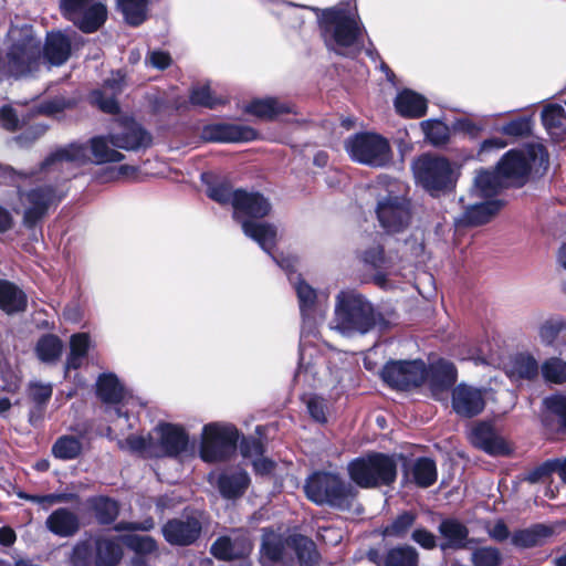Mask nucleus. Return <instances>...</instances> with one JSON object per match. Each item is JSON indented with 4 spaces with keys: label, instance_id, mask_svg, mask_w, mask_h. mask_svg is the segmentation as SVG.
Segmentation results:
<instances>
[{
    "label": "nucleus",
    "instance_id": "09e8293b",
    "mask_svg": "<svg viewBox=\"0 0 566 566\" xmlns=\"http://www.w3.org/2000/svg\"><path fill=\"white\" fill-rule=\"evenodd\" d=\"M82 443L73 436L60 437L52 447V454L60 460H73L80 455Z\"/></svg>",
    "mask_w": 566,
    "mask_h": 566
},
{
    "label": "nucleus",
    "instance_id": "13d9d810",
    "mask_svg": "<svg viewBox=\"0 0 566 566\" xmlns=\"http://www.w3.org/2000/svg\"><path fill=\"white\" fill-rule=\"evenodd\" d=\"M153 432L147 437L132 434L124 441H119L118 444L122 449H127L133 452H138L147 457H154L151 450L154 449Z\"/></svg>",
    "mask_w": 566,
    "mask_h": 566
},
{
    "label": "nucleus",
    "instance_id": "423d86ee",
    "mask_svg": "<svg viewBox=\"0 0 566 566\" xmlns=\"http://www.w3.org/2000/svg\"><path fill=\"white\" fill-rule=\"evenodd\" d=\"M10 45L1 59L0 80L24 77L38 72L43 64L41 41L30 25L12 27L8 32Z\"/></svg>",
    "mask_w": 566,
    "mask_h": 566
},
{
    "label": "nucleus",
    "instance_id": "864d4df0",
    "mask_svg": "<svg viewBox=\"0 0 566 566\" xmlns=\"http://www.w3.org/2000/svg\"><path fill=\"white\" fill-rule=\"evenodd\" d=\"M416 518V513L410 511L402 512L384 528L382 535L387 537L401 538L408 533V531L415 524Z\"/></svg>",
    "mask_w": 566,
    "mask_h": 566
},
{
    "label": "nucleus",
    "instance_id": "f3484780",
    "mask_svg": "<svg viewBox=\"0 0 566 566\" xmlns=\"http://www.w3.org/2000/svg\"><path fill=\"white\" fill-rule=\"evenodd\" d=\"M154 449L151 453L154 457H177L188 447V434L186 431L176 424L159 423L153 431Z\"/></svg>",
    "mask_w": 566,
    "mask_h": 566
},
{
    "label": "nucleus",
    "instance_id": "3c124183",
    "mask_svg": "<svg viewBox=\"0 0 566 566\" xmlns=\"http://www.w3.org/2000/svg\"><path fill=\"white\" fill-rule=\"evenodd\" d=\"M543 378L552 384L566 381V361L559 357H549L541 366Z\"/></svg>",
    "mask_w": 566,
    "mask_h": 566
},
{
    "label": "nucleus",
    "instance_id": "4468645a",
    "mask_svg": "<svg viewBox=\"0 0 566 566\" xmlns=\"http://www.w3.org/2000/svg\"><path fill=\"white\" fill-rule=\"evenodd\" d=\"M377 219L388 233H398L407 229L411 221L410 201L400 189H390L379 197L376 207Z\"/></svg>",
    "mask_w": 566,
    "mask_h": 566
},
{
    "label": "nucleus",
    "instance_id": "9d476101",
    "mask_svg": "<svg viewBox=\"0 0 566 566\" xmlns=\"http://www.w3.org/2000/svg\"><path fill=\"white\" fill-rule=\"evenodd\" d=\"M350 479L360 488L389 485L396 480L397 464L394 458L373 453L353 460L348 464Z\"/></svg>",
    "mask_w": 566,
    "mask_h": 566
},
{
    "label": "nucleus",
    "instance_id": "6e6d98bb",
    "mask_svg": "<svg viewBox=\"0 0 566 566\" xmlns=\"http://www.w3.org/2000/svg\"><path fill=\"white\" fill-rule=\"evenodd\" d=\"M420 127L426 138L434 146L443 145L449 139V127L440 120H423Z\"/></svg>",
    "mask_w": 566,
    "mask_h": 566
},
{
    "label": "nucleus",
    "instance_id": "7c9ffc66",
    "mask_svg": "<svg viewBox=\"0 0 566 566\" xmlns=\"http://www.w3.org/2000/svg\"><path fill=\"white\" fill-rule=\"evenodd\" d=\"M71 54V39L64 33L51 32L46 36L43 48V61L50 65L60 66L64 64Z\"/></svg>",
    "mask_w": 566,
    "mask_h": 566
},
{
    "label": "nucleus",
    "instance_id": "473e14b6",
    "mask_svg": "<svg viewBox=\"0 0 566 566\" xmlns=\"http://www.w3.org/2000/svg\"><path fill=\"white\" fill-rule=\"evenodd\" d=\"M46 528L56 536L71 537L80 528V520L69 509L61 507L53 511L45 521Z\"/></svg>",
    "mask_w": 566,
    "mask_h": 566
},
{
    "label": "nucleus",
    "instance_id": "49530a36",
    "mask_svg": "<svg viewBox=\"0 0 566 566\" xmlns=\"http://www.w3.org/2000/svg\"><path fill=\"white\" fill-rule=\"evenodd\" d=\"M63 349L61 339L52 334L43 335L36 343L35 353L38 358L46 364L56 361Z\"/></svg>",
    "mask_w": 566,
    "mask_h": 566
},
{
    "label": "nucleus",
    "instance_id": "58836bf2",
    "mask_svg": "<svg viewBox=\"0 0 566 566\" xmlns=\"http://www.w3.org/2000/svg\"><path fill=\"white\" fill-rule=\"evenodd\" d=\"M542 122L554 139L559 140L566 135V114L560 105H547L542 112Z\"/></svg>",
    "mask_w": 566,
    "mask_h": 566
},
{
    "label": "nucleus",
    "instance_id": "c9c22d12",
    "mask_svg": "<svg viewBox=\"0 0 566 566\" xmlns=\"http://www.w3.org/2000/svg\"><path fill=\"white\" fill-rule=\"evenodd\" d=\"M218 489L226 499L241 496L250 484V478L243 470L227 471L218 478Z\"/></svg>",
    "mask_w": 566,
    "mask_h": 566
},
{
    "label": "nucleus",
    "instance_id": "39448f33",
    "mask_svg": "<svg viewBox=\"0 0 566 566\" xmlns=\"http://www.w3.org/2000/svg\"><path fill=\"white\" fill-rule=\"evenodd\" d=\"M306 8L316 13L322 38L328 50L346 55L347 50L358 42L363 27L356 11L348 4L339 3L325 10Z\"/></svg>",
    "mask_w": 566,
    "mask_h": 566
},
{
    "label": "nucleus",
    "instance_id": "c03bdc74",
    "mask_svg": "<svg viewBox=\"0 0 566 566\" xmlns=\"http://www.w3.org/2000/svg\"><path fill=\"white\" fill-rule=\"evenodd\" d=\"M91 346V337L87 333H77L71 336L70 354L66 358V370L77 369L82 366Z\"/></svg>",
    "mask_w": 566,
    "mask_h": 566
},
{
    "label": "nucleus",
    "instance_id": "a18cd8bd",
    "mask_svg": "<svg viewBox=\"0 0 566 566\" xmlns=\"http://www.w3.org/2000/svg\"><path fill=\"white\" fill-rule=\"evenodd\" d=\"M116 2L128 24L137 27L146 20L148 0H116Z\"/></svg>",
    "mask_w": 566,
    "mask_h": 566
},
{
    "label": "nucleus",
    "instance_id": "b1692460",
    "mask_svg": "<svg viewBox=\"0 0 566 566\" xmlns=\"http://www.w3.org/2000/svg\"><path fill=\"white\" fill-rule=\"evenodd\" d=\"M97 396L106 403L118 405L109 410V415L116 416L118 419H128L127 410H124L123 400L125 399V390L118 378L114 374H103L96 381Z\"/></svg>",
    "mask_w": 566,
    "mask_h": 566
},
{
    "label": "nucleus",
    "instance_id": "a878e982",
    "mask_svg": "<svg viewBox=\"0 0 566 566\" xmlns=\"http://www.w3.org/2000/svg\"><path fill=\"white\" fill-rule=\"evenodd\" d=\"M252 551V543L243 532H235L233 536H221L211 546V554L222 560L243 558Z\"/></svg>",
    "mask_w": 566,
    "mask_h": 566
},
{
    "label": "nucleus",
    "instance_id": "4be33fe9",
    "mask_svg": "<svg viewBox=\"0 0 566 566\" xmlns=\"http://www.w3.org/2000/svg\"><path fill=\"white\" fill-rule=\"evenodd\" d=\"M471 443L491 455H504L510 448L503 437L490 422H479L470 431Z\"/></svg>",
    "mask_w": 566,
    "mask_h": 566
},
{
    "label": "nucleus",
    "instance_id": "2f4dec72",
    "mask_svg": "<svg viewBox=\"0 0 566 566\" xmlns=\"http://www.w3.org/2000/svg\"><path fill=\"white\" fill-rule=\"evenodd\" d=\"M244 111L262 119H274L283 114L294 113V106L275 97L252 101Z\"/></svg>",
    "mask_w": 566,
    "mask_h": 566
},
{
    "label": "nucleus",
    "instance_id": "7ed1b4c3",
    "mask_svg": "<svg viewBox=\"0 0 566 566\" xmlns=\"http://www.w3.org/2000/svg\"><path fill=\"white\" fill-rule=\"evenodd\" d=\"M271 209L270 201L260 192L237 189L233 218L241 224L243 233L272 256L277 242V228L269 222L253 220L266 217Z\"/></svg>",
    "mask_w": 566,
    "mask_h": 566
},
{
    "label": "nucleus",
    "instance_id": "9b49d317",
    "mask_svg": "<svg viewBox=\"0 0 566 566\" xmlns=\"http://www.w3.org/2000/svg\"><path fill=\"white\" fill-rule=\"evenodd\" d=\"M352 160L373 168H382L392 160L389 140L377 133H357L345 140Z\"/></svg>",
    "mask_w": 566,
    "mask_h": 566
},
{
    "label": "nucleus",
    "instance_id": "dca6fc26",
    "mask_svg": "<svg viewBox=\"0 0 566 566\" xmlns=\"http://www.w3.org/2000/svg\"><path fill=\"white\" fill-rule=\"evenodd\" d=\"M381 378L390 387L407 390L424 382L426 365L422 360H390L382 370Z\"/></svg>",
    "mask_w": 566,
    "mask_h": 566
},
{
    "label": "nucleus",
    "instance_id": "bf43d9fd",
    "mask_svg": "<svg viewBox=\"0 0 566 566\" xmlns=\"http://www.w3.org/2000/svg\"><path fill=\"white\" fill-rule=\"evenodd\" d=\"M295 553L302 566H312L317 559V552L313 541L297 536L293 538Z\"/></svg>",
    "mask_w": 566,
    "mask_h": 566
},
{
    "label": "nucleus",
    "instance_id": "79ce46f5",
    "mask_svg": "<svg viewBox=\"0 0 566 566\" xmlns=\"http://www.w3.org/2000/svg\"><path fill=\"white\" fill-rule=\"evenodd\" d=\"M409 473L420 488H428L437 481V465L430 458H418L410 465Z\"/></svg>",
    "mask_w": 566,
    "mask_h": 566
},
{
    "label": "nucleus",
    "instance_id": "f8f14e48",
    "mask_svg": "<svg viewBox=\"0 0 566 566\" xmlns=\"http://www.w3.org/2000/svg\"><path fill=\"white\" fill-rule=\"evenodd\" d=\"M307 499L316 504H328L338 509L347 507L354 499V490L333 473L316 472L304 485Z\"/></svg>",
    "mask_w": 566,
    "mask_h": 566
},
{
    "label": "nucleus",
    "instance_id": "680f3d73",
    "mask_svg": "<svg viewBox=\"0 0 566 566\" xmlns=\"http://www.w3.org/2000/svg\"><path fill=\"white\" fill-rule=\"evenodd\" d=\"M123 543L139 554H148L156 549V542L148 535L129 534L122 537Z\"/></svg>",
    "mask_w": 566,
    "mask_h": 566
},
{
    "label": "nucleus",
    "instance_id": "de8ad7c7",
    "mask_svg": "<svg viewBox=\"0 0 566 566\" xmlns=\"http://www.w3.org/2000/svg\"><path fill=\"white\" fill-rule=\"evenodd\" d=\"M538 370V363L531 354L520 353L512 360V374L518 378L532 380L537 377Z\"/></svg>",
    "mask_w": 566,
    "mask_h": 566
},
{
    "label": "nucleus",
    "instance_id": "ddd939ff",
    "mask_svg": "<svg viewBox=\"0 0 566 566\" xmlns=\"http://www.w3.org/2000/svg\"><path fill=\"white\" fill-rule=\"evenodd\" d=\"M238 430L231 424L208 423L202 429L200 458L216 463L229 460L237 450Z\"/></svg>",
    "mask_w": 566,
    "mask_h": 566
},
{
    "label": "nucleus",
    "instance_id": "393cba45",
    "mask_svg": "<svg viewBox=\"0 0 566 566\" xmlns=\"http://www.w3.org/2000/svg\"><path fill=\"white\" fill-rule=\"evenodd\" d=\"M537 337L544 347L562 355L566 352V318L554 315L543 319L537 326Z\"/></svg>",
    "mask_w": 566,
    "mask_h": 566
},
{
    "label": "nucleus",
    "instance_id": "6e6552de",
    "mask_svg": "<svg viewBox=\"0 0 566 566\" xmlns=\"http://www.w3.org/2000/svg\"><path fill=\"white\" fill-rule=\"evenodd\" d=\"M548 154L541 144H528L522 149L507 151L499 163V172L507 185L522 186L532 169H546Z\"/></svg>",
    "mask_w": 566,
    "mask_h": 566
},
{
    "label": "nucleus",
    "instance_id": "338daca9",
    "mask_svg": "<svg viewBox=\"0 0 566 566\" xmlns=\"http://www.w3.org/2000/svg\"><path fill=\"white\" fill-rule=\"evenodd\" d=\"M209 197L220 203H231L234 209V197L237 190H232L230 186L221 184L209 188Z\"/></svg>",
    "mask_w": 566,
    "mask_h": 566
},
{
    "label": "nucleus",
    "instance_id": "c756f323",
    "mask_svg": "<svg viewBox=\"0 0 566 566\" xmlns=\"http://www.w3.org/2000/svg\"><path fill=\"white\" fill-rule=\"evenodd\" d=\"M418 552L411 546L391 548L384 558L376 549L368 552V559L377 566H418Z\"/></svg>",
    "mask_w": 566,
    "mask_h": 566
},
{
    "label": "nucleus",
    "instance_id": "f704fd0d",
    "mask_svg": "<svg viewBox=\"0 0 566 566\" xmlns=\"http://www.w3.org/2000/svg\"><path fill=\"white\" fill-rule=\"evenodd\" d=\"M27 295L14 283L0 280V310L8 315L22 313L27 308Z\"/></svg>",
    "mask_w": 566,
    "mask_h": 566
},
{
    "label": "nucleus",
    "instance_id": "4c0bfd02",
    "mask_svg": "<svg viewBox=\"0 0 566 566\" xmlns=\"http://www.w3.org/2000/svg\"><path fill=\"white\" fill-rule=\"evenodd\" d=\"M504 186H507V182L499 172V169L496 171L483 170L474 178L472 193L486 199L497 193Z\"/></svg>",
    "mask_w": 566,
    "mask_h": 566
},
{
    "label": "nucleus",
    "instance_id": "f257e3e1",
    "mask_svg": "<svg viewBox=\"0 0 566 566\" xmlns=\"http://www.w3.org/2000/svg\"><path fill=\"white\" fill-rule=\"evenodd\" d=\"M33 171L35 175L32 178L22 179L14 185L17 199L12 202V210L22 217V224L28 229L35 228L48 216L49 211L59 205L63 197L56 185L42 182L39 175L56 174L53 177L55 180L60 177L67 179L71 175L65 174L64 170H43L42 164L38 170Z\"/></svg>",
    "mask_w": 566,
    "mask_h": 566
},
{
    "label": "nucleus",
    "instance_id": "6ab92c4d",
    "mask_svg": "<svg viewBox=\"0 0 566 566\" xmlns=\"http://www.w3.org/2000/svg\"><path fill=\"white\" fill-rule=\"evenodd\" d=\"M151 144V136L138 123L125 118L112 130V145L118 149L137 150Z\"/></svg>",
    "mask_w": 566,
    "mask_h": 566
},
{
    "label": "nucleus",
    "instance_id": "a211bd4d",
    "mask_svg": "<svg viewBox=\"0 0 566 566\" xmlns=\"http://www.w3.org/2000/svg\"><path fill=\"white\" fill-rule=\"evenodd\" d=\"M201 522L195 515H181L169 520L163 526L165 539L177 546H188L193 544L201 534Z\"/></svg>",
    "mask_w": 566,
    "mask_h": 566
},
{
    "label": "nucleus",
    "instance_id": "bb28decb",
    "mask_svg": "<svg viewBox=\"0 0 566 566\" xmlns=\"http://www.w3.org/2000/svg\"><path fill=\"white\" fill-rule=\"evenodd\" d=\"M457 380V369L448 360L439 359L432 363L429 368L426 367V379L430 390L436 399H442L443 394L454 385Z\"/></svg>",
    "mask_w": 566,
    "mask_h": 566
},
{
    "label": "nucleus",
    "instance_id": "774afa93",
    "mask_svg": "<svg viewBox=\"0 0 566 566\" xmlns=\"http://www.w3.org/2000/svg\"><path fill=\"white\" fill-rule=\"evenodd\" d=\"M240 451L244 458L256 459L263 455L264 448L262 442L253 437L243 438L240 443Z\"/></svg>",
    "mask_w": 566,
    "mask_h": 566
},
{
    "label": "nucleus",
    "instance_id": "e433bc0d",
    "mask_svg": "<svg viewBox=\"0 0 566 566\" xmlns=\"http://www.w3.org/2000/svg\"><path fill=\"white\" fill-rule=\"evenodd\" d=\"M395 107L400 115L417 118L426 114L427 99L413 91L405 90L397 95Z\"/></svg>",
    "mask_w": 566,
    "mask_h": 566
},
{
    "label": "nucleus",
    "instance_id": "e2e57ef3",
    "mask_svg": "<svg viewBox=\"0 0 566 566\" xmlns=\"http://www.w3.org/2000/svg\"><path fill=\"white\" fill-rule=\"evenodd\" d=\"M94 558L95 553L90 541L80 542L74 546L71 556L74 566H91Z\"/></svg>",
    "mask_w": 566,
    "mask_h": 566
},
{
    "label": "nucleus",
    "instance_id": "1a4fd4ad",
    "mask_svg": "<svg viewBox=\"0 0 566 566\" xmlns=\"http://www.w3.org/2000/svg\"><path fill=\"white\" fill-rule=\"evenodd\" d=\"M412 171L417 184L433 197L451 190L457 179L455 171L447 158L429 154L413 160Z\"/></svg>",
    "mask_w": 566,
    "mask_h": 566
},
{
    "label": "nucleus",
    "instance_id": "0eeeda50",
    "mask_svg": "<svg viewBox=\"0 0 566 566\" xmlns=\"http://www.w3.org/2000/svg\"><path fill=\"white\" fill-rule=\"evenodd\" d=\"M272 259L280 268L289 273V280L294 286L300 312L303 318L301 338L305 334H312L317 325L324 318L326 304L328 301V293L325 291H317L308 283H306L300 275L293 273L296 259L292 256L279 258L272 255Z\"/></svg>",
    "mask_w": 566,
    "mask_h": 566
},
{
    "label": "nucleus",
    "instance_id": "ea45409f",
    "mask_svg": "<svg viewBox=\"0 0 566 566\" xmlns=\"http://www.w3.org/2000/svg\"><path fill=\"white\" fill-rule=\"evenodd\" d=\"M283 553V537L273 531L264 528L261 544V563L264 566L276 563L282 559Z\"/></svg>",
    "mask_w": 566,
    "mask_h": 566
},
{
    "label": "nucleus",
    "instance_id": "5fc2aeb1",
    "mask_svg": "<svg viewBox=\"0 0 566 566\" xmlns=\"http://www.w3.org/2000/svg\"><path fill=\"white\" fill-rule=\"evenodd\" d=\"M544 406L548 413L544 421L548 424L549 417L556 418L558 429H566V397L560 395L547 397L544 399Z\"/></svg>",
    "mask_w": 566,
    "mask_h": 566
},
{
    "label": "nucleus",
    "instance_id": "8fccbe9b",
    "mask_svg": "<svg viewBox=\"0 0 566 566\" xmlns=\"http://www.w3.org/2000/svg\"><path fill=\"white\" fill-rule=\"evenodd\" d=\"M52 391L53 388L51 384H43L40 381H32L29 384L28 396L34 403V409L31 411V419H33L36 413H41L50 400Z\"/></svg>",
    "mask_w": 566,
    "mask_h": 566
},
{
    "label": "nucleus",
    "instance_id": "5701e85b",
    "mask_svg": "<svg viewBox=\"0 0 566 566\" xmlns=\"http://www.w3.org/2000/svg\"><path fill=\"white\" fill-rule=\"evenodd\" d=\"M202 137L209 142L241 143L256 138L255 130L245 125L230 123H214L202 128Z\"/></svg>",
    "mask_w": 566,
    "mask_h": 566
},
{
    "label": "nucleus",
    "instance_id": "c85d7f7f",
    "mask_svg": "<svg viewBox=\"0 0 566 566\" xmlns=\"http://www.w3.org/2000/svg\"><path fill=\"white\" fill-rule=\"evenodd\" d=\"M501 205L496 200H485L470 203L465 207L461 217L457 219L460 226H481L489 222L500 210Z\"/></svg>",
    "mask_w": 566,
    "mask_h": 566
},
{
    "label": "nucleus",
    "instance_id": "37998d69",
    "mask_svg": "<svg viewBox=\"0 0 566 566\" xmlns=\"http://www.w3.org/2000/svg\"><path fill=\"white\" fill-rule=\"evenodd\" d=\"M551 535V528L537 524L533 527L514 532L511 536V542L517 547L528 548L542 544V542Z\"/></svg>",
    "mask_w": 566,
    "mask_h": 566
},
{
    "label": "nucleus",
    "instance_id": "aec40b11",
    "mask_svg": "<svg viewBox=\"0 0 566 566\" xmlns=\"http://www.w3.org/2000/svg\"><path fill=\"white\" fill-rule=\"evenodd\" d=\"M384 237L377 234L370 242L364 243L359 251L360 260L379 271H390L400 261L398 252L392 250H385Z\"/></svg>",
    "mask_w": 566,
    "mask_h": 566
},
{
    "label": "nucleus",
    "instance_id": "412c9836",
    "mask_svg": "<svg viewBox=\"0 0 566 566\" xmlns=\"http://www.w3.org/2000/svg\"><path fill=\"white\" fill-rule=\"evenodd\" d=\"M483 391L467 384H459L452 390V408L463 418H472L484 409Z\"/></svg>",
    "mask_w": 566,
    "mask_h": 566
},
{
    "label": "nucleus",
    "instance_id": "a19ab883",
    "mask_svg": "<svg viewBox=\"0 0 566 566\" xmlns=\"http://www.w3.org/2000/svg\"><path fill=\"white\" fill-rule=\"evenodd\" d=\"M122 557V548L116 539L98 537L95 539V566H115Z\"/></svg>",
    "mask_w": 566,
    "mask_h": 566
},
{
    "label": "nucleus",
    "instance_id": "f03ea898",
    "mask_svg": "<svg viewBox=\"0 0 566 566\" xmlns=\"http://www.w3.org/2000/svg\"><path fill=\"white\" fill-rule=\"evenodd\" d=\"M384 323L374 304L357 290H342L335 296L331 328L346 337L365 335Z\"/></svg>",
    "mask_w": 566,
    "mask_h": 566
},
{
    "label": "nucleus",
    "instance_id": "2eb2a0df",
    "mask_svg": "<svg viewBox=\"0 0 566 566\" xmlns=\"http://www.w3.org/2000/svg\"><path fill=\"white\" fill-rule=\"evenodd\" d=\"M62 14L86 33L96 31L106 20V6L99 0H60Z\"/></svg>",
    "mask_w": 566,
    "mask_h": 566
},
{
    "label": "nucleus",
    "instance_id": "72a5a7b5",
    "mask_svg": "<svg viewBox=\"0 0 566 566\" xmlns=\"http://www.w3.org/2000/svg\"><path fill=\"white\" fill-rule=\"evenodd\" d=\"M124 77L119 72L113 74L112 78H107L102 90L92 93V102L103 112L114 114L118 111L115 95L122 90Z\"/></svg>",
    "mask_w": 566,
    "mask_h": 566
},
{
    "label": "nucleus",
    "instance_id": "0e129e2a",
    "mask_svg": "<svg viewBox=\"0 0 566 566\" xmlns=\"http://www.w3.org/2000/svg\"><path fill=\"white\" fill-rule=\"evenodd\" d=\"M531 132V118L521 117L511 120L501 128V133L507 136L522 137Z\"/></svg>",
    "mask_w": 566,
    "mask_h": 566
},
{
    "label": "nucleus",
    "instance_id": "4d7b16f0",
    "mask_svg": "<svg viewBox=\"0 0 566 566\" xmlns=\"http://www.w3.org/2000/svg\"><path fill=\"white\" fill-rule=\"evenodd\" d=\"M503 562L502 553L493 546H481L471 554L473 566H500Z\"/></svg>",
    "mask_w": 566,
    "mask_h": 566
},
{
    "label": "nucleus",
    "instance_id": "69168bd1",
    "mask_svg": "<svg viewBox=\"0 0 566 566\" xmlns=\"http://www.w3.org/2000/svg\"><path fill=\"white\" fill-rule=\"evenodd\" d=\"M34 175L35 172L33 170L19 171L11 166L0 164V182L3 184L14 186L18 181L32 178Z\"/></svg>",
    "mask_w": 566,
    "mask_h": 566
},
{
    "label": "nucleus",
    "instance_id": "052dcab7",
    "mask_svg": "<svg viewBox=\"0 0 566 566\" xmlns=\"http://www.w3.org/2000/svg\"><path fill=\"white\" fill-rule=\"evenodd\" d=\"M190 102L193 105H199L208 108H213L219 104H223L224 101L212 95L209 85L195 86L190 94Z\"/></svg>",
    "mask_w": 566,
    "mask_h": 566
},
{
    "label": "nucleus",
    "instance_id": "cd10ccee",
    "mask_svg": "<svg viewBox=\"0 0 566 566\" xmlns=\"http://www.w3.org/2000/svg\"><path fill=\"white\" fill-rule=\"evenodd\" d=\"M438 532L443 539L440 544L442 551L464 549L471 543L469 528L457 518L442 520L438 526Z\"/></svg>",
    "mask_w": 566,
    "mask_h": 566
},
{
    "label": "nucleus",
    "instance_id": "20e7f679",
    "mask_svg": "<svg viewBox=\"0 0 566 566\" xmlns=\"http://www.w3.org/2000/svg\"><path fill=\"white\" fill-rule=\"evenodd\" d=\"M125 156L118 148L112 145V132L108 135L95 136L88 140V145L72 143L63 148L56 149L42 163L43 170H64L67 172L71 167L87 163L97 165L107 163H119Z\"/></svg>",
    "mask_w": 566,
    "mask_h": 566
},
{
    "label": "nucleus",
    "instance_id": "603ef678",
    "mask_svg": "<svg viewBox=\"0 0 566 566\" xmlns=\"http://www.w3.org/2000/svg\"><path fill=\"white\" fill-rule=\"evenodd\" d=\"M92 509L101 524H111L119 512L118 504L115 501L103 496L92 500Z\"/></svg>",
    "mask_w": 566,
    "mask_h": 566
}]
</instances>
